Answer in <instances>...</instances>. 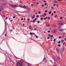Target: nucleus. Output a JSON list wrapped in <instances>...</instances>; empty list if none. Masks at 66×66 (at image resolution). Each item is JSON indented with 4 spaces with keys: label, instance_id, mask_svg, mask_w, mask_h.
Instances as JSON below:
<instances>
[{
    "label": "nucleus",
    "instance_id": "f257e3e1",
    "mask_svg": "<svg viewBox=\"0 0 66 66\" xmlns=\"http://www.w3.org/2000/svg\"><path fill=\"white\" fill-rule=\"evenodd\" d=\"M9 5L10 6H11V7H13V8H15V7H17V6H18V5H13L9 4Z\"/></svg>",
    "mask_w": 66,
    "mask_h": 66
},
{
    "label": "nucleus",
    "instance_id": "f03ea898",
    "mask_svg": "<svg viewBox=\"0 0 66 66\" xmlns=\"http://www.w3.org/2000/svg\"><path fill=\"white\" fill-rule=\"evenodd\" d=\"M57 31V29H54L53 31H52L51 32L52 33H56Z\"/></svg>",
    "mask_w": 66,
    "mask_h": 66
},
{
    "label": "nucleus",
    "instance_id": "7ed1b4c3",
    "mask_svg": "<svg viewBox=\"0 0 66 66\" xmlns=\"http://www.w3.org/2000/svg\"><path fill=\"white\" fill-rule=\"evenodd\" d=\"M56 50L57 53H59L60 52V49L58 47H56Z\"/></svg>",
    "mask_w": 66,
    "mask_h": 66
},
{
    "label": "nucleus",
    "instance_id": "20e7f679",
    "mask_svg": "<svg viewBox=\"0 0 66 66\" xmlns=\"http://www.w3.org/2000/svg\"><path fill=\"white\" fill-rule=\"evenodd\" d=\"M60 31H61V32H63V31H64V29H59Z\"/></svg>",
    "mask_w": 66,
    "mask_h": 66
},
{
    "label": "nucleus",
    "instance_id": "39448f33",
    "mask_svg": "<svg viewBox=\"0 0 66 66\" xmlns=\"http://www.w3.org/2000/svg\"><path fill=\"white\" fill-rule=\"evenodd\" d=\"M20 62H18L17 64V66H20Z\"/></svg>",
    "mask_w": 66,
    "mask_h": 66
},
{
    "label": "nucleus",
    "instance_id": "423d86ee",
    "mask_svg": "<svg viewBox=\"0 0 66 66\" xmlns=\"http://www.w3.org/2000/svg\"><path fill=\"white\" fill-rule=\"evenodd\" d=\"M4 9V7L3 6H2L0 9V11H1V10H3Z\"/></svg>",
    "mask_w": 66,
    "mask_h": 66
},
{
    "label": "nucleus",
    "instance_id": "0eeeda50",
    "mask_svg": "<svg viewBox=\"0 0 66 66\" xmlns=\"http://www.w3.org/2000/svg\"><path fill=\"white\" fill-rule=\"evenodd\" d=\"M46 26H47V27H50V25H49V24L48 23H47L46 24Z\"/></svg>",
    "mask_w": 66,
    "mask_h": 66
},
{
    "label": "nucleus",
    "instance_id": "6e6552de",
    "mask_svg": "<svg viewBox=\"0 0 66 66\" xmlns=\"http://www.w3.org/2000/svg\"><path fill=\"white\" fill-rule=\"evenodd\" d=\"M53 60H54V61H58V60L56 58H54Z\"/></svg>",
    "mask_w": 66,
    "mask_h": 66
},
{
    "label": "nucleus",
    "instance_id": "1a4fd4ad",
    "mask_svg": "<svg viewBox=\"0 0 66 66\" xmlns=\"http://www.w3.org/2000/svg\"><path fill=\"white\" fill-rule=\"evenodd\" d=\"M64 50H65L64 47L63 48V49L62 50V53H63V52H64Z\"/></svg>",
    "mask_w": 66,
    "mask_h": 66
},
{
    "label": "nucleus",
    "instance_id": "9d476101",
    "mask_svg": "<svg viewBox=\"0 0 66 66\" xmlns=\"http://www.w3.org/2000/svg\"><path fill=\"white\" fill-rule=\"evenodd\" d=\"M60 23H64V21H60Z\"/></svg>",
    "mask_w": 66,
    "mask_h": 66
},
{
    "label": "nucleus",
    "instance_id": "9b49d317",
    "mask_svg": "<svg viewBox=\"0 0 66 66\" xmlns=\"http://www.w3.org/2000/svg\"><path fill=\"white\" fill-rule=\"evenodd\" d=\"M64 24L63 23L60 24V26H63V25H64Z\"/></svg>",
    "mask_w": 66,
    "mask_h": 66
},
{
    "label": "nucleus",
    "instance_id": "f8f14e48",
    "mask_svg": "<svg viewBox=\"0 0 66 66\" xmlns=\"http://www.w3.org/2000/svg\"><path fill=\"white\" fill-rule=\"evenodd\" d=\"M19 6H20V7H21L22 8H23V7L22 6V5H20Z\"/></svg>",
    "mask_w": 66,
    "mask_h": 66
},
{
    "label": "nucleus",
    "instance_id": "ddd939ff",
    "mask_svg": "<svg viewBox=\"0 0 66 66\" xmlns=\"http://www.w3.org/2000/svg\"><path fill=\"white\" fill-rule=\"evenodd\" d=\"M29 29H30V30H32V28L31 27V26H29Z\"/></svg>",
    "mask_w": 66,
    "mask_h": 66
},
{
    "label": "nucleus",
    "instance_id": "4468645a",
    "mask_svg": "<svg viewBox=\"0 0 66 66\" xmlns=\"http://www.w3.org/2000/svg\"><path fill=\"white\" fill-rule=\"evenodd\" d=\"M23 8H24V9H26V6L24 5L23 6Z\"/></svg>",
    "mask_w": 66,
    "mask_h": 66
},
{
    "label": "nucleus",
    "instance_id": "2eb2a0df",
    "mask_svg": "<svg viewBox=\"0 0 66 66\" xmlns=\"http://www.w3.org/2000/svg\"><path fill=\"white\" fill-rule=\"evenodd\" d=\"M51 11H49V14L50 15V14H51Z\"/></svg>",
    "mask_w": 66,
    "mask_h": 66
},
{
    "label": "nucleus",
    "instance_id": "dca6fc26",
    "mask_svg": "<svg viewBox=\"0 0 66 66\" xmlns=\"http://www.w3.org/2000/svg\"><path fill=\"white\" fill-rule=\"evenodd\" d=\"M64 40H63L61 41V43H63V42H64Z\"/></svg>",
    "mask_w": 66,
    "mask_h": 66
},
{
    "label": "nucleus",
    "instance_id": "f3484780",
    "mask_svg": "<svg viewBox=\"0 0 66 66\" xmlns=\"http://www.w3.org/2000/svg\"><path fill=\"white\" fill-rule=\"evenodd\" d=\"M22 65H23L22 64V63H21V64H20V66H22Z\"/></svg>",
    "mask_w": 66,
    "mask_h": 66
},
{
    "label": "nucleus",
    "instance_id": "a211bd4d",
    "mask_svg": "<svg viewBox=\"0 0 66 66\" xmlns=\"http://www.w3.org/2000/svg\"><path fill=\"white\" fill-rule=\"evenodd\" d=\"M58 24H61V22L60 21V22H58Z\"/></svg>",
    "mask_w": 66,
    "mask_h": 66
},
{
    "label": "nucleus",
    "instance_id": "6ab92c4d",
    "mask_svg": "<svg viewBox=\"0 0 66 66\" xmlns=\"http://www.w3.org/2000/svg\"><path fill=\"white\" fill-rule=\"evenodd\" d=\"M57 57L58 59L59 60H60V57H59V56H57Z\"/></svg>",
    "mask_w": 66,
    "mask_h": 66
},
{
    "label": "nucleus",
    "instance_id": "aec40b11",
    "mask_svg": "<svg viewBox=\"0 0 66 66\" xmlns=\"http://www.w3.org/2000/svg\"><path fill=\"white\" fill-rule=\"evenodd\" d=\"M43 19H44V18H41V19H40V20H43Z\"/></svg>",
    "mask_w": 66,
    "mask_h": 66
},
{
    "label": "nucleus",
    "instance_id": "412c9836",
    "mask_svg": "<svg viewBox=\"0 0 66 66\" xmlns=\"http://www.w3.org/2000/svg\"><path fill=\"white\" fill-rule=\"evenodd\" d=\"M43 15H44L45 16H46V15H47V14L45 13H43Z\"/></svg>",
    "mask_w": 66,
    "mask_h": 66
},
{
    "label": "nucleus",
    "instance_id": "4be33fe9",
    "mask_svg": "<svg viewBox=\"0 0 66 66\" xmlns=\"http://www.w3.org/2000/svg\"><path fill=\"white\" fill-rule=\"evenodd\" d=\"M53 2H57L56 1H55V0L53 1Z\"/></svg>",
    "mask_w": 66,
    "mask_h": 66
},
{
    "label": "nucleus",
    "instance_id": "5701e85b",
    "mask_svg": "<svg viewBox=\"0 0 66 66\" xmlns=\"http://www.w3.org/2000/svg\"><path fill=\"white\" fill-rule=\"evenodd\" d=\"M53 27H56V25H53Z\"/></svg>",
    "mask_w": 66,
    "mask_h": 66
},
{
    "label": "nucleus",
    "instance_id": "b1692460",
    "mask_svg": "<svg viewBox=\"0 0 66 66\" xmlns=\"http://www.w3.org/2000/svg\"><path fill=\"white\" fill-rule=\"evenodd\" d=\"M6 5V3L4 4V5L5 6Z\"/></svg>",
    "mask_w": 66,
    "mask_h": 66
},
{
    "label": "nucleus",
    "instance_id": "393cba45",
    "mask_svg": "<svg viewBox=\"0 0 66 66\" xmlns=\"http://www.w3.org/2000/svg\"><path fill=\"white\" fill-rule=\"evenodd\" d=\"M45 13H47L48 12V11H47V10H45Z\"/></svg>",
    "mask_w": 66,
    "mask_h": 66
},
{
    "label": "nucleus",
    "instance_id": "a878e982",
    "mask_svg": "<svg viewBox=\"0 0 66 66\" xmlns=\"http://www.w3.org/2000/svg\"><path fill=\"white\" fill-rule=\"evenodd\" d=\"M61 43V41H59L58 42V44H60Z\"/></svg>",
    "mask_w": 66,
    "mask_h": 66
},
{
    "label": "nucleus",
    "instance_id": "bb28decb",
    "mask_svg": "<svg viewBox=\"0 0 66 66\" xmlns=\"http://www.w3.org/2000/svg\"><path fill=\"white\" fill-rule=\"evenodd\" d=\"M37 19V18H35L34 20L36 21V20Z\"/></svg>",
    "mask_w": 66,
    "mask_h": 66
},
{
    "label": "nucleus",
    "instance_id": "cd10ccee",
    "mask_svg": "<svg viewBox=\"0 0 66 66\" xmlns=\"http://www.w3.org/2000/svg\"><path fill=\"white\" fill-rule=\"evenodd\" d=\"M17 15H19V16H20V14H19L18 13H17Z\"/></svg>",
    "mask_w": 66,
    "mask_h": 66
},
{
    "label": "nucleus",
    "instance_id": "c85d7f7f",
    "mask_svg": "<svg viewBox=\"0 0 66 66\" xmlns=\"http://www.w3.org/2000/svg\"><path fill=\"white\" fill-rule=\"evenodd\" d=\"M39 17V15H37L36 16V17L38 18Z\"/></svg>",
    "mask_w": 66,
    "mask_h": 66
},
{
    "label": "nucleus",
    "instance_id": "c756f323",
    "mask_svg": "<svg viewBox=\"0 0 66 66\" xmlns=\"http://www.w3.org/2000/svg\"><path fill=\"white\" fill-rule=\"evenodd\" d=\"M27 10H30V9L29 8H28L27 9Z\"/></svg>",
    "mask_w": 66,
    "mask_h": 66
},
{
    "label": "nucleus",
    "instance_id": "7c9ffc66",
    "mask_svg": "<svg viewBox=\"0 0 66 66\" xmlns=\"http://www.w3.org/2000/svg\"><path fill=\"white\" fill-rule=\"evenodd\" d=\"M58 46H59V47L61 46V45L60 44H58Z\"/></svg>",
    "mask_w": 66,
    "mask_h": 66
},
{
    "label": "nucleus",
    "instance_id": "2f4dec72",
    "mask_svg": "<svg viewBox=\"0 0 66 66\" xmlns=\"http://www.w3.org/2000/svg\"><path fill=\"white\" fill-rule=\"evenodd\" d=\"M38 13L39 14H40V11H39L38 12Z\"/></svg>",
    "mask_w": 66,
    "mask_h": 66
},
{
    "label": "nucleus",
    "instance_id": "473e14b6",
    "mask_svg": "<svg viewBox=\"0 0 66 66\" xmlns=\"http://www.w3.org/2000/svg\"><path fill=\"white\" fill-rule=\"evenodd\" d=\"M20 62H21V63H23V61H22V60Z\"/></svg>",
    "mask_w": 66,
    "mask_h": 66
},
{
    "label": "nucleus",
    "instance_id": "72a5a7b5",
    "mask_svg": "<svg viewBox=\"0 0 66 66\" xmlns=\"http://www.w3.org/2000/svg\"><path fill=\"white\" fill-rule=\"evenodd\" d=\"M53 13H56V11H54L53 12Z\"/></svg>",
    "mask_w": 66,
    "mask_h": 66
},
{
    "label": "nucleus",
    "instance_id": "f704fd0d",
    "mask_svg": "<svg viewBox=\"0 0 66 66\" xmlns=\"http://www.w3.org/2000/svg\"><path fill=\"white\" fill-rule=\"evenodd\" d=\"M31 6L32 7L34 6V5H33V4H31Z\"/></svg>",
    "mask_w": 66,
    "mask_h": 66
},
{
    "label": "nucleus",
    "instance_id": "c9c22d12",
    "mask_svg": "<svg viewBox=\"0 0 66 66\" xmlns=\"http://www.w3.org/2000/svg\"><path fill=\"white\" fill-rule=\"evenodd\" d=\"M30 35H32V32H30Z\"/></svg>",
    "mask_w": 66,
    "mask_h": 66
},
{
    "label": "nucleus",
    "instance_id": "e433bc0d",
    "mask_svg": "<svg viewBox=\"0 0 66 66\" xmlns=\"http://www.w3.org/2000/svg\"><path fill=\"white\" fill-rule=\"evenodd\" d=\"M63 13L64 14H66V12H65V11H64V12H63Z\"/></svg>",
    "mask_w": 66,
    "mask_h": 66
},
{
    "label": "nucleus",
    "instance_id": "4c0bfd02",
    "mask_svg": "<svg viewBox=\"0 0 66 66\" xmlns=\"http://www.w3.org/2000/svg\"><path fill=\"white\" fill-rule=\"evenodd\" d=\"M55 40H56V39H54L53 40V41L55 42Z\"/></svg>",
    "mask_w": 66,
    "mask_h": 66
},
{
    "label": "nucleus",
    "instance_id": "58836bf2",
    "mask_svg": "<svg viewBox=\"0 0 66 66\" xmlns=\"http://www.w3.org/2000/svg\"><path fill=\"white\" fill-rule=\"evenodd\" d=\"M48 19H50V17H48Z\"/></svg>",
    "mask_w": 66,
    "mask_h": 66
},
{
    "label": "nucleus",
    "instance_id": "ea45409f",
    "mask_svg": "<svg viewBox=\"0 0 66 66\" xmlns=\"http://www.w3.org/2000/svg\"><path fill=\"white\" fill-rule=\"evenodd\" d=\"M37 22V23H40V22L39 21H38Z\"/></svg>",
    "mask_w": 66,
    "mask_h": 66
},
{
    "label": "nucleus",
    "instance_id": "a19ab883",
    "mask_svg": "<svg viewBox=\"0 0 66 66\" xmlns=\"http://www.w3.org/2000/svg\"><path fill=\"white\" fill-rule=\"evenodd\" d=\"M47 39H49V38H50V37H47Z\"/></svg>",
    "mask_w": 66,
    "mask_h": 66
},
{
    "label": "nucleus",
    "instance_id": "79ce46f5",
    "mask_svg": "<svg viewBox=\"0 0 66 66\" xmlns=\"http://www.w3.org/2000/svg\"><path fill=\"white\" fill-rule=\"evenodd\" d=\"M46 5H47V3H45V4H44V5L45 6H46Z\"/></svg>",
    "mask_w": 66,
    "mask_h": 66
},
{
    "label": "nucleus",
    "instance_id": "37998d69",
    "mask_svg": "<svg viewBox=\"0 0 66 66\" xmlns=\"http://www.w3.org/2000/svg\"><path fill=\"white\" fill-rule=\"evenodd\" d=\"M57 1L59 2L61 1H62V0H57Z\"/></svg>",
    "mask_w": 66,
    "mask_h": 66
},
{
    "label": "nucleus",
    "instance_id": "c03bdc74",
    "mask_svg": "<svg viewBox=\"0 0 66 66\" xmlns=\"http://www.w3.org/2000/svg\"><path fill=\"white\" fill-rule=\"evenodd\" d=\"M33 22H35V21L34 20L33 21Z\"/></svg>",
    "mask_w": 66,
    "mask_h": 66
},
{
    "label": "nucleus",
    "instance_id": "a18cd8bd",
    "mask_svg": "<svg viewBox=\"0 0 66 66\" xmlns=\"http://www.w3.org/2000/svg\"><path fill=\"white\" fill-rule=\"evenodd\" d=\"M59 38H61V36H60L59 37Z\"/></svg>",
    "mask_w": 66,
    "mask_h": 66
},
{
    "label": "nucleus",
    "instance_id": "49530a36",
    "mask_svg": "<svg viewBox=\"0 0 66 66\" xmlns=\"http://www.w3.org/2000/svg\"><path fill=\"white\" fill-rule=\"evenodd\" d=\"M48 36H51V35L49 34L48 35Z\"/></svg>",
    "mask_w": 66,
    "mask_h": 66
},
{
    "label": "nucleus",
    "instance_id": "de8ad7c7",
    "mask_svg": "<svg viewBox=\"0 0 66 66\" xmlns=\"http://www.w3.org/2000/svg\"><path fill=\"white\" fill-rule=\"evenodd\" d=\"M48 33H50V31L48 30Z\"/></svg>",
    "mask_w": 66,
    "mask_h": 66
},
{
    "label": "nucleus",
    "instance_id": "09e8293b",
    "mask_svg": "<svg viewBox=\"0 0 66 66\" xmlns=\"http://www.w3.org/2000/svg\"><path fill=\"white\" fill-rule=\"evenodd\" d=\"M53 35H52L51 36V37H53Z\"/></svg>",
    "mask_w": 66,
    "mask_h": 66
},
{
    "label": "nucleus",
    "instance_id": "8fccbe9b",
    "mask_svg": "<svg viewBox=\"0 0 66 66\" xmlns=\"http://www.w3.org/2000/svg\"><path fill=\"white\" fill-rule=\"evenodd\" d=\"M27 20H28V21H29V20H30V19L29 18H28V19H27Z\"/></svg>",
    "mask_w": 66,
    "mask_h": 66
},
{
    "label": "nucleus",
    "instance_id": "3c124183",
    "mask_svg": "<svg viewBox=\"0 0 66 66\" xmlns=\"http://www.w3.org/2000/svg\"><path fill=\"white\" fill-rule=\"evenodd\" d=\"M7 18H8V17H6V18H5V19L6 20L7 19Z\"/></svg>",
    "mask_w": 66,
    "mask_h": 66
},
{
    "label": "nucleus",
    "instance_id": "603ef678",
    "mask_svg": "<svg viewBox=\"0 0 66 66\" xmlns=\"http://www.w3.org/2000/svg\"><path fill=\"white\" fill-rule=\"evenodd\" d=\"M63 18V17H61L60 18V19H62Z\"/></svg>",
    "mask_w": 66,
    "mask_h": 66
},
{
    "label": "nucleus",
    "instance_id": "864d4df0",
    "mask_svg": "<svg viewBox=\"0 0 66 66\" xmlns=\"http://www.w3.org/2000/svg\"><path fill=\"white\" fill-rule=\"evenodd\" d=\"M26 7H27V8H28V7H29V6H27Z\"/></svg>",
    "mask_w": 66,
    "mask_h": 66
},
{
    "label": "nucleus",
    "instance_id": "5fc2aeb1",
    "mask_svg": "<svg viewBox=\"0 0 66 66\" xmlns=\"http://www.w3.org/2000/svg\"><path fill=\"white\" fill-rule=\"evenodd\" d=\"M51 8L52 9H53V7L52 6V7H51Z\"/></svg>",
    "mask_w": 66,
    "mask_h": 66
},
{
    "label": "nucleus",
    "instance_id": "6e6d98bb",
    "mask_svg": "<svg viewBox=\"0 0 66 66\" xmlns=\"http://www.w3.org/2000/svg\"><path fill=\"white\" fill-rule=\"evenodd\" d=\"M15 59H19L17 58V57H15Z\"/></svg>",
    "mask_w": 66,
    "mask_h": 66
},
{
    "label": "nucleus",
    "instance_id": "4d7b16f0",
    "mask_svg": "<svg viewBox=\"0 0 66 66\" xmlns=\"http://www.w3.org/2000/svg\"><path fill=\"white\" fill-rule=\"evenodd\" d=\"M34 30H35V31H36L37 30V28H36V29L35 28Z\"/></svg>",
    "mask_w": 66,
    "mask_h": 66
},
{
    "label": "nucleus",
    "instance_id": "13d9d810",
    "mask_svg": "<svg viewBox=\"0 0 66 66\" xmlns=\"http://www.w3.org/2000/svg\"><path fill=\"white\" fill-rule=\"evenodd\" d=\"M33 17H34H34H35V15H34L33 16Z\"/></svg>",
    "mask_w": 66,
    "mask_h": 66
},
{
    "label": "nucleus",
    "instance_id": "bf43d9fd",
    "mask_svg": "<svg viewBox=\"0 0 66 66\" xmlns=\"http://www.w3.org/2000/svg\"><path fill=\"white\" fill-rule=\"evenodd\" d=\"M55 17L56 18V17H57V15H55Z\"/></svg>",
    "mask_w": 66,
    "mask_h": 66
},
{
    "label": "nucleus",
    "instance_id": "052dcab7",
    "mask_svg": "<svg viewBox=\"0 0 66 66\" xmlns=\"http://www.w3.org/2000/svg\"><path fill=\"white\" fill-rule=\"evenodd\" d=\"M44 20H46V18H44Z\"/></svg>",
    "mask_w": 66,
    "mask_h": 66
},
{
    "label": "nucleus",
    "instance_id": "680f3d73",
    "mask_svg": "<svg viewBox=\"0 0 66 66\" xmlns=\"http://www.w3.org/2000/svg\"><path fill=\"white\" fill-rule=\"evenodd\" d=\"M44 1V2H45V3H46V1Z\"/></svg>",
    "mask_w": 66,
    "mask_h": 66
},
{
    "label": "nucleus",
    "instance_id": "e2e57ef3",
    "mask_svg": "<svg viewBox=\"0 0 66 66\" xmlns=\"http://www.w3.org/2000/svg\"><path fill=\"white\" fill-rule=\"evenodd\" d=\"M42 6L43 7H44V5H42Z\"/></svg>",
    "mask_w": 66,
    "mask_h": 66
},
{
    "label": "nucleus",
    "instance_id": "0e129e2a",
    "mask_svg": "<svg viewBox=\"0 0 66 66\" xmlns=\"http://www.w3.org/2000/svg\"><path fill=\"white\" fill-rule=\"evenodd\" d=\"M13 18H15V16H14L13 17Z\"/></svg>",
    "mask_w": 66,
    "mask_h": 66
},
{
    "label": "nucleus",
    "instance_id": "69168bd1",
    "mask_svg": "<svg viewBox=\"0 0 66 66\" xmlns=\"http://www.w3.org/2000/svg\"><path fill=\"white\" fill-rule=\"evenodd\" d=\"M64 40L66 41V38H65L64 39Z\"/></svg>",
    "mask_w": 66,
    "mask_h": 66
},
{
    "label": "nucleus",
    "instance_id": "338daca9",
    "mask_svg": "<svg viewBox=\"0 0 66 66\" xmlns=\"http://www.w3.org/2000/svg\"><path fill=\"white\" fill-rule=\"evenodd\" d=\"M34 18L33 17H31V19H33Z\"/></svg>",
    "mask_w": 66,
    "mask_h": 66
},
{
    "label": "nucleus",
    "instance_id": "774afa93",
    "mask_svg": "<svg viewBox=\"0 0 66 66\" xmlns=\"http://www.w3.org/2000/svg\"><path fill=\"white\" fill-rule=\"evenodd\" d=\"M53 13H52L51 14V15L53 16Z\"/></svg>",
    "mask_w": 66,
    "mask_h": 66
}]
</instances>
